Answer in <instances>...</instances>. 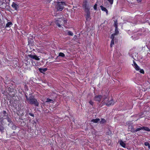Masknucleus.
I'll return each instance as SVG.
<instances>
[{
    "mask_svg": "<svg viewBox=\"0 0 150 150\" xmlns=\"http://www.w3.org/2000/svg\"><path fill=\"white\" fill-rule=\"evenodd\" d=\"M86 13L85 17L86 21H89L91 19L90 16V12L89 11H86Z\"/></svg>",
    "mask_w": 150,
    "mask_h": 150,
    "instance_id": "nucleus-11",
    "label": "nucleus"
},
{
    "mask_svg": "<svg viewBox=\"0 0 150 150\" xmlns=\"http://www.w3.org/2000/svg\"><path fill=\"white\" fill-rule=\"evenodd\" d=\"M120 144L123 148H125L126 144L122 140H120Z\"/></svg>",
    "mask_w": 150,
    "mask_h": 150,
    "instance_id": "nucleus-14",
    "label": "nucleus"
},
{
    "mask_svg": "<svg viewBox=\"0 0 150 150\" xmlns=\"http://www.w3.org/2000/svg\"><path fill=\"white\" fill-rule=\"evenodd\" d=\"M28 56L30 58L34 59L37 60H40L39 58L38 57V56L36 55L34 53L33 54H28Z\"/></svg>",
    "mask_w": 150,
    "mask_h": 150,
    "instance_id": "nucleus-9",
    "label": "nucleus"
},
{
    "mask_svg": "<svg viewBox=\"0 0 150 150\" xmlns=\"http://www.w3.org/2000/svg\"><path fill=\"white\" fill-rule=\"evenodd\" d=\"M139 72L140 73L142 74H144V71L143 69H140V70Z\"/></svg>",
    "mask_w": 150,
    "mask_h": 150,
    "instance_id": "nucleus-32",
    "label": "nucleus"
},
{
    "mask_svg": "<svg viewBox=\"0 0 150 150\" xmlns=\"http://www.w3.org/2000/svg\"><path fill=\"white\" fill-rule=\"evenodd\" d=\"M97 4H95L94 6V9L95 10H96L97 9Z\"/></svg>",
    "mask_w": 150,
    "mask_h": 150,
    "instance_id": "nucleus-30",
    "label": "nucleus"
},
{
    "mask_svg": "<svg viewBox=\"0 0 150 150\" xmlns=\"http://www.w3.org/2000/svg\"><path fill=\"white\" fill-rule=\"evenodd\" d=\"M149 143L147 142H145L144 143V145L146 146H147L149 145Z\"/></svg>",
    "mask_w": 150,
    "mask_h": 150,
    "instance_id": "nucleus-35",
    "label": "nucleus"
},
{
    "mask_svg": "<svg viewBox=\"0 0 150 150\" xmlns=\"http://www.w3.org/2000/svg\"><path fill=\"white\" fill-rule=\"evenodd\" d=\"M138 2H141V1H142V0H137Z\"/></svg>",
    "mask_w": 150,
    "mask_h": 150,
    "instance_id": "nucleus-39",
    "label": "nucleus"
},
{
    "mask_svg": "<svg viewBox=\"0 0 150 150\" xmlns=\"http://www.w3.org/2000/svg\"><path fill=\"white\" fill-rule=\"evenodd\" d=\"M0 6H1V8H6V4L4 2H0Z\"/></svg>",
    "mask_w": 150,
    "mask_h": 150,
    "instance_id": "nucleus-17",
    "label": "nucleus"
},
{
    "mask_svg": "<svg viewBox=\"0 0 150 150\" xmlns=\"http://www.w3.org/2000/svg\"><path fill=\"white\" fill-rule=\"evenodd\" d=\"M11 6L12 7L15 9V10L17 11L18 10L19 8V5L16 4V3L13 2L12 3Z\"/></svg>",
    "mask_w": 150,
    "mask_h": 150,
    "instance_id": "nucleus-10",
    "label": "nucleus"
},
{
    "mask_svg": "<svg viewBox=\"0 0 150 150\" xmlns=\"http://www.w3.org/2000/svg\"><path fill=\"white\" fill-rule=\"evenodd\" d=\"M100 122V124H103L106 123V121L104 118H101Z\"/></svg>",
    "mask_w": 150,
    "mask_h": 150,
    "instance_id": "nucleus-20",
    "label": "nucleus"
},
{
    "mask_svg": "<svg viewBox=\"0 0 150 150\" xmlns=\"http://www.w3.org/2000/svg\"><path fill=\"white\" fill-rule=\"evenodd\" d=\"M51 101H52V103L53 101V100H52L50 99V98H47L46 101V102H51Z\"/></svg>",
    "mask_w": 150,
    "mask_h": 150,
    "instance_id": "nucleus-26",
    "label": "nucleus"
},
{
    "mask_svg": "<svg viewBox=\"0 0 150 150\" xmlns=\"http://www.w3.org/2000/svg\"><path fill=\"white\" fill-rule=\"evenodd\" d=\"M47 68H40L39 69V71L42 73H43V72H45L47 70Z\"/></svg>",
    "mask_w": 150,
    "mask_h": 150,
    "instance_id": "nucleus-16",
    "label": "nucleus"
},
{
    "mask_svg": "<svg viewBox=\"0 0 150 150\" xmlns=\"http://www.w3.org/2000/svg\"><path fill=\"white\" fill-rule=\"evenodd\" d=\"M67 35H69L73 36L74 35L73 33L70 30H67Z\"/></svg>",
    "mask_w": 150,
    "mask_h": 150,
    "instance_id": "nucleus-21",
    "label": "nucleus"
},
{
    "mask_svg": "<svg viewBox=\"0 0 150 150\" xmlns=\"http://www.w3.org/2000/svg\"><path fill=\"white\" fill-rule=\"evenodd\" d=\"M137 35L138 37L140 36H143L145 35L144 34L142 33V31H138L137 32Z\"/></svg>",
    "mask_w": 150,
    "mask_h": 150,
    "instance_id": "nucleus-19",
    "label": "nucleus"
},
{
    "mask_svg": "<svg viewBox=\"0 0 150 150\" xmlns=\"http://www.w3.org/2000/svg\"><path fill=\"white\" fill-rule=\"evenodd\" d=\"M100 119L99 118H96L95 119H93L91 120V122H93L95 123H97L99 121Z\"/></svg>",
    "mask_w": 150,
    "mask_h": 150,
    "instance_id": "nucleus-15",
    "label": "nucleus"
},
{
    "mask_svg": "<svg viewBox=\"0 0 150 150\" xmlns=\"http://www.w3.org/2000/svg\"><path fill=\"white\" fill-rule=\"evenodd\" d=\"M148 146L149 149H150V145L149 144V145Z\"/></svg>",
    "mask_w": 150,
    "mask_h": 150,
    "instance_id": "nucleus-40",
    "label": "nucleus"
},
{
    "mask_svg": "<svg viewBox=\"0 0 150 150\" xmlns=\"http://www.w3.org/2000/svg\"><path fill=\"white\" fill-rule=\"evenodd\" d=\"M59 57H65V55L64 53L60 52L59 53V55L57 57V58H58Z\"/></svg>",
    "mask_w": 150,
    "mask_h": 150,
    "instance_id": "nucleus-18",
    "label": "nucleus"
},
{
    "mask_svg": "<svg viewBox=\"0 0 150 150\" xmlns=\"http://www.w3.org/2000/svg\"><path fill=\"white\" fill-rule=\"evenodd\" d=\"M103 101V103L107 106L113 105L115 103V101L113 99L111 98L109 100V98L108 96H104Z\"/></svg>",
    "mask_w": 150,
    "mask_h": 150,
    "instance_id": "nucleus-2",
    "label": "nucleus"
},
{
    "mask_svg": "<svg viewBox=\"0 0 150 150\" xmlns=\"http://www.w3.org/2000/svg\"><path fill=\"white\" fill-rule=\"evenodd\" d=\"M115 33L116 35L117 34H118L119 33V31L118 30L117 28V29H115Z\"/></svg>",
    "mask_w": 150,
    "mask_h": 150,
    "instance_id": "nucleus-34",
    "label": "nucleus"
},
{
    "mask_svg": "<svg viewBox=\"0 0 150 150\" xmlns=\"http://www.w3.org/2000/svg\"><path fill=\"white\" fill-rule=\"evenodd\" d=\"M29 97L28 100L27 101L28 103L31 105H34L36 106H38L39 103L37 100L35 98L34 96L32 95V93H31L29 94Z\"/></svg>",
    "mask_w": 150,
    "mask_h": 150,
    "instance_id": "nucleus-1",
    "label": "nucleus"
},
{
    "mask_svg": "<svg viewBox=\"0 0 150 150\" xmlns=\"http://www.w3.org/2000/svg\"><path fill=\"white\" fill-rule=\"evenodd\" d=\"M2 128H3V129H3V127H2Z\"/></svg>",
    "mask_w": 150,
    "mask_h": 150,
    "instance_id": "nucleus-44",
    "label": "nucleus"
},
{
    "mask_svg": "<svg viewBox=\"0 0 150 150\" xmlns=\"http://www.w3.org/2000/svg\"><path fill=\"white\" fill-rule=\"evenodd\" d=\"M102 96L101 95H96L93 98L94 100L100 103L102 98Z\"/></svg>",
    "mask_w": 150,
    "mask_h": 150,
    "instance_id": "nucleus-8",
    "label": "nucleus"
},
{
    "mask_svg": "<svg viewBox=\"0 0 150 150\" xmlns=\"http://www.w3.org/2000/svg\"><path fill=\"white\" fill-rule=\"evenodd\" d=\"M111 5H112L113 3L114 0H107Z\"/></svg>",
    "mask_w": 150,
    "mask_h": 150,
    "instance_id": "nucleus-28",
    "label": "nucleus"
},
{
    "mask_svg": "<svg viewBox=\"0 0 150 150\" xmlns=\"http://www.w3.org/2000/svg\"><path fill=\"white\" fill-rule=\"evenodd\" d=\"M134 68L137 71H138L140 70V68L139 66L137 65Z\"/></svg>",
    "mask_w": 150,
    "mask_h": 150,
    "instance_id": "nucleus-27",
    "label": "nucleus"
},
{
    "mask_svg": "<svg viewBox=\"0 0 150 150\" xmlns=\"http://www.w3.org/2000/svg\"><path fill=\"white\" fill-rule=\"evenodd\" d=\"M133 66H134V67H135L137 65V64L136 63V62H135L134 61H133Z\"/></svg>",
    "mask_w": 150,
    "mask_h": 150,
    "instance_id": "nucleus-36",
    "label": "nucleus"
},
{
    "mask_svg": "<svg viewBox=\"0 0 150 150\" xmlns=\"http://www.w3.org/2000/svg\"><path fill=\"white\" fill-rule=\"evenodd\" d=\"M126 125L128 127V129L133 133V131L134 130L133 123H132L131 121L128 122L126 123Z\"/></svg>",
    "mask_w": 150,
    "mask_h": 150,
    "instance_id": "nucleus-6",
    "label": "nucleus"
},
{
    "mask_svg": "<svg viewBox=\"0 0 150 150\" xmlns=\"http://www.w3.org/2000/svg\"><path fill=\"white\" fill-rule=\"evenodd\" d=\"M114 26L115 28V29H117V28L118 23L117 21H114Z\"/></svg>",
    "mask_w": 150,
    "mask_h": 150,
    "instance_id": "nucleus-22",
    "label": "nucleus"
},
{
    "mask_svg": "<svg viewBox=\"0 0 150 150\" xmlns=\"http://www.w3.org/2000/svg\"><path fill=\"white\" fill-rule=\"evenodd\" d=\"M13 89L12 86L8 87V91L9 92H12L13 91Z\"/></svg>",
    "mask_w": 150,
    "mask_h": 150,
    "instance_id": "nucleus-23",
    "label": "nucleus"
},
{
    "mask_svg": "<svg viewBox=\"0 0 150 150\" xmlns=\"http://www.w3.org/2000/svg\"><path fill=\"white\" fill-rule=\"evenodd\" d=\"M27 93H26L25 95V96L26 98V101H27L28 100V99L29 98V97H28V96L27 95Z\"/></svg>",
    "mask_w": 150,
    "mask_h": 150,
    "instance_id": "nucleus-31",
    "label": "nucleus"
},
{
    "mask_svg": "<svg viewBox=\"0 0 150 150\" xmlns=\"http://www.w3.org/2000/svg\"><path fill=\"white\" fill-rule=\"evenodd\" d=\"M12 25L13 23L11 22H8L6 24L5 26V28H6L8 27H10Z\"/></svg>",
    "mask_w": 150,
    "mask_h": 150,
    "instance_id": "nucleus-13",
    "label": "nucleus"
},
{
    "mask_svg": "<svg viewBox=\"0 0 150 150\" xmlns=\"http://www.w3.org/2000/svg\"><path fill=\"white\" fill-rule=\"evenodd\" d=\"M138 120V119L137 120H136V121H137Z\"/></svg>",
    "mask_w": 150,
    "mask_h": 150,
    "instance_id": "nucleus-43",
    "label": "nucleus"
},
{
    "mask_svg": "<svg viewBox=\"0 0 150 150\" xmlns=\"http://www.w3.org/2000/svg\"><path fill=\"white\" fill-rule=\"evenodd\" d=\"M100 7L101 8V10L102 11H105L106 13V15H108V11L107 10V9L105 8L104 7L102 6H100Z\"/></svg>",
    "mask_w": 150,
    "mask_h": 150,
    "instance_id": "nucleus-12",
    "label": "nucleus"
},
{
    "mask_svg": "<svg viewBox=\"0 0 150 150\" xmlns=\"http://www.w3.org/2000/svg\"><path fill=\"white\" fill-rule=\"evenodd\" d=\"M143 117V116H140V118H141L142 117Z\"/></svg>",
    "mask_w": 150,
    "mask_h": 150,
    "instance_id": "nucleus-41",
    "label": "nucleus"
},
{
    "mask_svg": "<svg viewBox=\"0 0 150 150\" xmlns=\"http://www.w3.org/2000/svg\"><path fill=\"white\" fill-rule=\"evenodd\" d=\"M83 7L86 11H89L90 8L87 4V1L86 0L84 1L83 4Z\"/></svg>",
    "mask_w": 150,
    "mask_h": 150,
    "instance_id": "nucleus-7",
    "label": "nucleus"
},
{
    "mask_svg": "<svg viewBox=\"0 0 150 150\" xmlns=\"http://www.w3.org/2000/svg\"><path fill=\"white\" fill-rule=\"evenodd\" d=\"M28 115H30V116L33 117H34V114H33V113H31V112H29L28 113Z\"/></svg>",
    "mask_w": 150,
    "mask_h": 150,
    "instance_id": "nucleus-33",
    "label": "nucleus"
},
{
    "mask_svg": "<svg viewBox=\"0 0 150 150\" xmlns=\"http://www.w3.org/2000/svg\"><path fill=\"white\" fill-rule=\"evenodd\" d=\"M66 4L64 1L57 2L56 8L57 11H62L64 8V6H66Z\"/></svg>",
    "mask_w": 150,
    "mask_h": 150,
    "instance_id": "nucleus-3",
    "label": "nucleus"
},
{
    "mask_svg": "<svg viewBox=\"0 0 150 150\" xmlns=\"http://www.w3.org/2000/svg\"><path fill=\"white\" fill-rule=\"evenodd\" d=\"M138 128L136 129L134 128V130H133V133H136L137 132L140 131L142 130H144L148 132L150 131V129H149L148 127L143 126L141 127L140 126H138L137 127Z\"/></svg>",
    "mask_w": 150,
    "mask_h": 150,
    "instance_id": "nucleus-5",
    "label": "nucleus"
},
{
    "mask_svg": "<svg viewBox=\"0 0 150 150\" xmlns=\"http://www.w3.org/2000/svg\"><path fill=\"white\" fill-rule=\"evenodd\" d=\"M1 24H2V25H5V23H4V22H3V23H2V22H1Z\"/></svg>",
    "mask_w": 150,
    "mask_h": 150,
    "instance_id": "nucleus-38",
    "label": "nucleus"
},
{
    "mask_svg": "<svg viewBox=\"0 0 150 150\" xmlns=\"http://www.w3.org/2000/svg\"><path fill=\"white\" fill-rule=\"evenodd\" d=\"M63 18H58L55 21V24L59 28L61 27V25H64L67 22V21L64 20V17Z\"/></svg>",
    "mask_w": 150,
    "mask_h": 150,
    "instance_id": "nucleus-4",
    "label": "nucleus"
},
{
    "mask_svg": "<svg viewBox=\"0 0 150 150\" xmlns=\"http://www.w3.org/2000/svg\"><path fill=\"white\" fill-rule=\"evenodd\" d=\"M133 66H134V67H135L137 65V64L136 63V62H135L134 61H133Z\"/></svg>",
    "mask_w": 150,
    "mask_h": 150,
    "instance_id": "nucleus-37",
    "label": "nucleus"
},
{
    "mask_svg": "<svg viewBox=\"0 0 150 150\" xmlns=\"http://www.w3.org/2000/svg\"><path fill=\"white\" fill-rule=\"evenodd\" d=\"M2 130V129L0 128V131Z\"/></svg>",
    "mask_w": 150,
    "mask_h": 150,
    "instance_id": "nucleus-42",
    "label": "nucleus"
},
{
    "mask_svg": "<svg viewBox=\"0 0 150 150\" xmlns=\"http://www.w3.org/2000/svg\"><path fill=\"white\" fill-rule=\"evenodd\" d=\"M89 103L91 105H92V106H93L94 102L92 100H90Z\"/></svg>",
    "mask_w": 150,
    "mask_h": 150,
    "instance_id": "nucleus-29",
    "label": "nucleus"
},
{
    "mask_svg": "<svg viewBox=\"0 0 150 150\" xmlns=\"http://www.w3.org/2000/svg\"><path fill=\"white\" fill-rule=\"evenodd\" d=\"M115 35H116L115 33L111 35L110 38L111 39V40H114V36Z\"/></svg>",
    "mask_w": 150,
    "mask_h": 150,
    "instance_id": "nucleus-24",
    "label": "nucleus"
},
{
    "mask_svg": "<svg viewBox=\"0 0 150 150\" xmlns=\"http://www.w3.org/2000/svg\"><path fill=\"white\" fill-rule=\"evenodd\" d=\"M114 40H112L111 41V42L110 44V47H112V45H114Z\"/></svg>",
    "mask_w": 150,
    "mask_h": 150,
    "instance_id": "nucleus-25",
    "label": "nucleus"
}]
</instances>
